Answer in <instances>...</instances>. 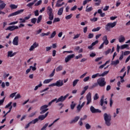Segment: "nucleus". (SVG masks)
I'll list each match as a JSON object with an SVG mask.
<instances>
[{"mask_svg": "<svg viewBox=\"0 0 130 130\" xmlns=\"http://www.w3.org/2000/svg\"><path fill=\"white\" fill-rule=\"evenodd\" d=\"M69 96H70V93L67 94L64 96L61 95L58 99L56 98V103H58V102H63V101H64Z\"/></svg>", "mask_w": 130, "mask_h": 130, "instance_id": "39448f33", "label": "nucleus"}, {"mask_svg": "<svg viewBox=\"0 0 130 130\" xmlns=\"http://www.w3.org/2000/svg\"><path fill=\"white\" fill-rule=\"evenodd\" d=\"M87 103L86 105H89L92 102V94L91 92H88L86 95Z\"/></svg>", "mask_w": 130, "mask_h": 130, "instance_id": "0eeeda50", "label": "nucleus"}, {"mask_svg": "<svg viewBox=\"0 0 130 130\" xmlns=\"http://www.w3.org/2000/svg\"><path fill=\"white\" fill-rule=\"evenodd\" d=\"M75 106L76 104H74V102H72V104L71 105V109H72V110H73V109H74Z\"/></svg>", "mask_w": 130, "mask_h": 130, "instance_id": "a19ab883", "label": "nucleus"}, {"mask_svg": "<svg viewBox=\"0 0 130 130\" xmlns=\"http://www.w3.org/2000/svg\"><path fill=\"white\" fill-rule=\"evenodd\" d=\"M47 13L48 14H52V8L50 6H48L47 9Z\"/></svg>", "mask_w": 130, "mask_h": 130, "instance_id": "4be33fe9", "label": "nucleus"}, {"mask_svg": "<svg viewBox=\"0 0 130 130\" xmlns=\"http://www.w3.org/2000/svg\"><path fill=\"white\" fill-rule=\"evenodd\" d=\"M52 81V79H46L44 81L43 84H48L50 83Z\"/></svg>", "mask_w": 130, "mask_h": 130, "instance_id": "c85d7f7f", "label": "nucleus"}, {"mask_svg": "<svg viewBox=\"0 0 130 130\" xmlns=\"http://www.w3.org/2000/svg\"><path fill=\"white\" fill-rule=\"evenodd\" d=\"M6 30H9V31H14V30H15L14 25H13V26H10L6 28Z\"/></svg>", "mask_w": 130, "mask_h": 130, "instance_id": "bb28decb", "label": "nucleus"}, {"mask_svg": "<svg viewBox=\"0 0 130 130\" xmlns=\"http://www.w3.org/2000/svg\"><path fill=\"white\" fill-rule=\"evenodd\" d=\"M80 119V116H75L74 119H72L70 122V124H73V123H76V122H78V120Z\"/></svg>", "mask_w": 130, "mask_h": 130, "instance_id": "f8f14e48", "label": "nucleus"}, {"mask_svg": "<svg viewBox=\"0 0 130 130\" xmlns=\"http://www.w3.org/2000/svg\"><path fill=\"white\" fill-rule=\"evenodd\" d=\"M116 21L113 23L109 22L105 26V29L107 31H110V28H114L116 26Z\"/></svg>", "mask_w": 130, "mask_h": 130, "instance_id": "7ed1b4c3", "label": "nucleus"}, {"mask_svg": "<svg viewBox=\"0 0 130 130\" xmlns=\"http://www.w3.org/2000/svg\"><path fill=\"white\" fill-rule=\"evenodd\" d=\"M93 10V8L92 7L88 8V6L86 7V12H91Z\"/></svg>", "mask_w": 130, "mask_h": 130, "instance_id": "f704fd0d", "label": "nucleus"}, {"mask_svg": "<svg viewBox=\"0 0 130 130\" xmlns=\"http://www.w3.org/2000/svg\"><path fill=\"white\" fill-rule=\"evenodd\" d=\"M93 37H94V34H89L88 37V38H89V39H91V38H93Z\"/></svg>", "mask_w": 130, "mask_h": 130, "instance_id": "13d9d810", "label": "nucleus"}, {"mask_svg": "<svg viewBox=\"0 0 130 130\" xmlns=\"http://www.w3.org/2000/svg\"><path fill=\"white\" fill-rule=\"evenodd\" d=\"M119 42L120 43H122V42H124L125 40V38L122 35L120 36V37L118 38Z\"/></svg>", "mask_w": 130, "mask_h": 130, "instance_id": "a211bd4d", "label": "nucleus"}, {"mask_svg": "<svg viewBox=\"0 0 130 130\" xmlns=\"http://www.w3.org/2000/svg\"><path fill=\"white\" fill-rule=\"evenodd\" d=\"M98 20V18L97 17H94L93 18L90 19V21H92L93 22H97Z\"/></svg>", "mask_w": 130, "mask_h": 130, "instance_id": "052dcab7", "label": "nucleus"}, {"mask_svg": "<svg viewBox=\"0 0 130 130\" xmlns=\"http://www.w3.org/2000/svg\"><path fill=\"white\" fill-rule=\"evenodd\" d=\"M61 2H63V0H58L57 1V3L56 4V7H57V8H58V5H60V3H61Z\"/></svg>", "mask_w": 130, "mask_h": 130, "instance_id": "79ce46f5", "label": "nucleus"}, {"mask_svg": "<svg viewBox=\"0 0 130 130\" xmlns=\"http://www.w3.org/2000/svg\"><path fill=\"white\" fill-rule=\"evenodd\" d=\"M63 67L62 66L60 65L56 69V72H60V71H62Z\"/></svg>", "mask_w": 130, "mask_h": 130, "instance_id": "a878e982", "label": "nucleus"}, {"mask_svg": "<svg viewBox=\"0 0 130 130\" xmlns=\"http://www.w3.org/2000/svg\"><path fill=\"white\" fill-rule=\"evenodd\" d=\"M119 63V60L117 59L115 61H112L111 63V66H117Z\"/></svg>", "mask_w": 130, "mask_h": 130, "instance_id": "aec40b11", "label": "nucleus"}, {"mask_svg": "<svg viewBox=\"0 0 130 130\" xmlns=\"http://www.w3.org/2000/svg\"><path fill=\"white\" fill-rule=\"evenodd\" d=\"M15 54H17V53H13V51H10L8 52V56H9L10 57H13V56H15Z\"/></svg>", "mask_w": 130, "mask_h": 130, "instance_id": "6ab92c4d", "label": "nucleus"}, {"mask_svg": "<svg viewBox=\"0 0 130 130\" xmlns=\"http://www.w3.org/2000/svg\"><path fill=\"white\" fill-rule=\"evenodd\" d=\"M89 80H90V77L87 76V77L84 78L83 81L84 82H88L89 81Z\"/></svg>", "mask_w": 130, "mask_h": 130, "instance_id": "4d7b16f0", "label": "nucleus"}, {"mask_svg": "<svg viewBox=\"0 0 130 130\" xmlns=\"http://www.w3.org/2000/svg\"><path fill=\"white\" fill-rule=\"evenodd\" d=\"M10 8L11 10H15L16 9H17L18 6L15 5V4H11L10 5Z\"/></svg>", "mask_w": 130, "mask_h": 130, "instance_id": "393cba45", "label": "nucleus"}, {"mask_svg": "<svg viewBox=\"0 0 130 130\" xmlns=\"http://www.w3.org/2000/svg\"><path fill=\"white\" fill-rule=\"evenodd\" d=\"M36 114V112H32L28 115V117H33Z\"/></svg>", "mask_w": 130, "mask_h": 130, "instance_id": "e2e57ef3", "label": "nucleus"}, {"mask_svg": "<svg viewBox=\"0 0 130 130\" xmlns=\"http://www.w3.org/2000/svg\"><path fill=\"white\" fill-rule=\"evenodd\" d=\"M13 104V102H10L8 105H7L5 106V108H9V107H10L11 106H12V104Z\"/></svg>", "mask_w": 130, "mask_h": 130, "instance_id": "8fccbe9b", "label": "nucleus"}, {"mask_svg": "<svg viewBox=\"0 0 130 130\" xmlns=\"http://www.w3.org/2000/svg\"><path fill=\"white\" fill-rule=\"evenodd\" d=\"M42 83H41V82H40V84L36 86L34 88L35 91H36L38 89V88H40V87H42Z\"/></svg>", "mask_w": 130, "mask_h": 130, "instance_id": "c9c22d12", "label": "nucleus"}, {"mask_svg": "<svg viewBox=\"0 0 130 130\" xmlns=\"http://www.w3.org/2000/svg\"><path fill=\"white\" fill-rule=\"evenodd\" d=\"M109 73V71H105L102 74H100V77H104L105 76H106Z\"/></svg>", "mask_w": 130, "mask_h": 130, "instance_id": "c756f323", "label": "nucleus"}, {"mask_svg": "<svg viewBox=\"0 0 130 130\" xmlns=\"http://www.w3.org/2000/svg\"><path fill=\"white\" fill-rule=\"evenodd\" d=\"M55 84L56 87H61V86H63V81L59 80L56 81Z\"/></svg>", "mask_w": 130, "mask_h": 130, "instance_id": "2eb2a0df", "label": "nucleus"}, {"mask_svg": "<svg viewBox=\"0 0 130 130\" xmlns=\"http://www.w3.org/2000/svg\"><path fill=\"white\" fill-rule=\"evenodd\" d=\"M56 98L52 100L51 102H50L48 103V105H44L42 106L40 108V111L41 112H40V114H44V113H45V112H46L47 111H48L49 109L47 108V107H48V106H51V104H52V103H53V102H56Z\"/></svg>", "mask_w": 130, "mask_h": 130, "instance_id": "f257e3e1", "label": "nucleus"}, {"mask_svg": "<svg viewBox=\"0 0 130 130\" xmlns=\"http://www.w3.org/2000/svg\"><path fill=\"white\" fill-rule=\"evenodd\" d=\"M36 122H38V119H35L34 120H32V121H30L29 123H28L26 126H25V128H29V127L30 126V124H35Z\"/></svg>", "mask_w": 130, "mask_h": 130, "instance_id": "9d476101", "label": "nucleus"}, {"mask_svg": "<svg viewBox=\"0 0 130 130\" xmlns=\"http://www.w3.org/2000/svg\"><path fill=\"white\" fill-rule=\"evenodd\" d=\"M83 57V54H79L78 55L75 57V59H79V58H82Z\"/></svg>", "mask_w": 130, "mask_h": 130, "instance_id": "ea45409f", "label": "nucleus"}, {"mask_svg": "<svg viewBox=\"0 0 130 130\" xmlns=\"http://www.w3.org/2000/svg\"><path fill=\"white\" fill-rule=\"evenodd\" d=\"M35 15L37 17V16H39V11L36 10L35 12Z\"/></svg>", "mask_w": 130, "mask_h": 130, "instance_id": "0e129e2a", "label": "nucleus"}, {"mask_svg": "<svg viewBox=\"0 0 130 130\" xmlns=\"http://www.w3.org/2000/svg\"><path fill=\"white\" fill-rule=\"evenodd\" d=\"M77 8H78V7L75 5L71 9V11H76L77 10Z\"/></svg>", "mask_w": 130, "mask_h": 130, "instance_id": "69168bd1", "label": "nucleus"}, {"mask_svg": "<svg viewBox=\"0 0 130 130\" xmlns=\"http://www.w3.org/2000/svg\"><path fill=\"white\" fill-rule=\"evenodd\" d=\"M74 57H75L74 54H72L71 55L67 56L64 59L65 62H69V61H70V60H71L72 58H74Z\"/></svg>", "mask_w": 130, "mask_h": 130, "instance_id": "9b49d317", "label": "nucleus"}, {"mask_svg": "<svg viewBox=\"0 0 130 130\" xmlns=\"http://www.w3.org/2000/svg\"><path fill=\"white\" fill-rule=\"evenodd\" d=\"M101 29V27L99 26L95 28H93L92 29V32H97L99 31Z\"/></svg>", "mask_w": 130, "mask_h": 130, "instance_id": "473e14b6", "label": "nucleus"}, {"mask_svg": "<svg viewBox=\"0 0 130 130\" xmlns=\"http://www.w3.org/2000/svg\"><path fill=\"white\" fill-rule=\"evenodd\" d=\"M85 127L86 129H90V128H91V126L90 125V124H89V123H87L85 125Z\"/></svg>", "mask_w": 130, "mask_h": 130, "instance_id": "bf43d9fd", "label": "nucleus"}, {"mask_svg": "<svg viewBox=\"0 0 130 130\" xmlns=\"http://www.w3.org/2000/svg\"><path fill=\"white\" fill-rule=\"evenodd\" d=\"M104 118L106 125L110 126L111 125V123L110 122L111 121V115L105 113L104 114Z\"/></svg>", "mask_w": 130, "mask_h": 130, "instance_id": "f03ea898", "label": "nucleus"}, {"mask_svg": "<svg viewBox=\"0 0 130 130\" xmlns=\"http://www.w3.org/2000/svg\"><path fill=\"white\" fill-rule=\"evenodd\" d=\"M24 11V9H21L17 11L13 12L8 15V18H10V17H14V16H17V15H20V14H22V13H23Z\"/></svg>", "mask_w": 130, "mask_h": 130, "instance_id": "423d86ee", "label": "nucleus"}, {"mask_svg": "<svg viewBox=\"0 0 130 130\" xmlns=\"http://www.w3.org/2000/svg\"><path fill=\"white\" fill-rule=\"evenodd\" d=\"M5 99H6V96H5L2 100H0V106H1V105H3V104H4Z\"/></svg>", "mask_w": 130, "mask_h": 130, "instance_id": "a18cd8bd", "label": "nucleus"}, {"mask_svg": "<svg viewBox=\"0 0 130 130\" xmlns=\"http://www.w3.org/2000/svg\"><path fill=\"white\" fill-rule=\"evenodd\" d=\"M59 21H60V19H59V18H55L53 23H55L56 22H59Z\"/></svg>", "mask_w": 130, "mask_h": 130, "instance_id": "5fc2aeb1", "label": "nucleus"}, {"mask_svg": "<svg viewBox=\"0 0 130 130\" xmlns=\"http://www.w3.org/2000/svg\"><path fill=\"white\" fill-rule=\"evenodd\" d=\"M30 22L32 24H36V22H37V18H31L30 20Z\"/></svg>", "mask_w": 130, "mask_h": 130, "instance_id": "2f4dec72", "label": "nucleus"}, {"mask_svg": "<svg viewBox=\"0 0 130 130\" xmlns=\"http://www.w3.org/2000/svg\"><path fill=\"white\" fill-rule=\"evenodd\" d=\"M98 99H99V94H98V93H95L93 96V100H98Z\"/></svg>", "mask_w": 130, "mask_h": 130, "instance_id": "4c0bfd02", "label": "nucleus"}, {"mask_svg": "<svg viewBox=\"0 0 130 130\" xmlns=\"http://www.w3.org/2000/svg\"><path fill=\"white\" fill-rule=\"evenodd\" d=\"M16 94H17V92L11 93L9 96V98H12V99L14 98V97L16 96Z\"/></svg>", "mask_w": 130, "mask_h": 130, "instance_id": "58836bf2", "label": "nucleus"}, {"mask_svg": "<svg viewBox=\"0 0 130 130\" xmlns=\"http://www.w3.org/2000/svg\"><path fill=\"white\" fill-rule=\"evenodd\" d=\"M100 103H101L100 104L101 106H103V104H104V103L105 104L107 105V103H108V102H107V101H105L104 102V96H102L101 99Z\"/></svg>", "mask_w": 130, "mask_h": 130, "instance_id": "f3484780", "label": "nucleus"}, {"mask_svg": "<svg viewBox=\"0 0 130 130\" xmlns=\"http://www.w3.org/2000/svg\"><path fill=\"white\" fill-rule=\"evenodd\" d=\"M13 45H19V37H15L12 42Z\"/></svg>", "mask_w": 130, "mask_h": 130, "instance_id": "ddd939ff", "label": "nucleus"}, {"mask_svg": "<svg viewBox=\"0 0 130 130\" xmlns=\"http://www.w3.org/2000/svg\"><path fill=\"white\" fill-rule=\"evenodd\" d=\"M56 35V32L55 31H53V32L51 34V36L50 38H53Z\"/></svg>", "mask_w": 130, "mask_h": 130, "instance_id": "37998d69", "label": "nucleus"}, {"mask_svg": "<svg viewBox=\"0 0 130 130\" xmlns=\"http://www.w3.org/2000/svg\"><path fill=\"white\" fill-rule=\"evenodd\" d=\"M79 79H76L73 82V87H76L77 85V84H78V82H79Z\"/></svg>", "mask_w": 130, "mask_h": 130, "instance_id": "72a5a7b5", "label": "nucleus"}, {"mask_svg": "<svg viewBox=\"0 0 130 130\" xmlns=\"http://www.w3.org/2000/svg\"><path fill=\"white\" fill-rule=\"evenodd\" d=\"M42 3V1L40 0V1H39L37 3L35 4V6H36V7H37V6H38L41 5Z\"/></svg>", "mask_w": 130, "mask_h": 130, "instance_id": "09e8293b", "label": "nucleus"}, {"mask_svg": "<svg viewBox=\"0 0 130 130\" xmlns=\"http://www.w3.org/2000/svg\"><path fill=\"white\" fill-rule=\"evenodd\" d=\"M72 17H73V14L66 16L65 19L66 20H70V19H72Z\"/></svg>", "mask_w": 130, "mask_h": 130, "instance_id": "e433bc0d", "label": "nucleus"}, {"mask_svg": "<svg viewBox=\"0 0 130 130\" xmlns=\"http://www.w3.org/2000/svg\"><path fill=\"white\" fill-rule=\"evenodd\" d=\"M33 5H34V3H32V2H31L27 4L26 6L29 8L30 9H32V6H33Z\"/></svg>", "mask_w": 130, "mask_h": 130, "instance_id": "c03bdc74", "label": "nucleus"}, {"mask_svg": "<svg viewBox=\"0 0 130 130\" xmlns=\"http://www.w3.org/2000/svg\"><path fill=\"white\" fill-rule=\"evenodd\" d=\"M97 83L100 87H104L106 85L105 78H101L98 79Z\"/></svg>", "mask_w": 130, "mask_h": 130, "instance_id": "20e7f679", "label": "nucleus"}, {"mask_svg": "<svg viewBox=\"0 0 130 130\" xmlns=\"http://www.w3.org/2000/svg\"><path fill=\"white\" fill-rule=\"evenodd\" d=\"M82 108H83L81 106V105H78L77 107V109L79 112L81 111V109H82Z\"/></svg>", "mask_w": 130, "mask_h": 130, "instance_id": "6e6d98bb", "label": "nucleus"}, {"mask_svg": "<svg viewBox=\"0 0 130 130\" xmlns=\"http://www.w3.org/2000/svg\"><path fill=\"white\" fill-rule=\"evenodd\" d=\"M33 47H34V48H36V47H38L39 45L38 44H37L36 42H35L33 45H32Z\"/></svg>", "mask_w": 130, "mask_h": 130, "instance_id": "338daca9", "label": "nucleus"}, {"mask_svg": "<svg viewBox=\"0 0 130 130\" xmlns=\"http://www.w3.org/2000/svg\"><path fill=\"white\" fill-rule=\"evenodd\" d=\"M102 40L103 41V44H105L106 45H108V44H109V41H108V40H107V36H104L103 37Z\"/></svg>", "mask_w": 130, "mask_h": 130, "instance_id": "4468645a", "label": "nucleus"}, {"mask_svg": "<svg viewBox=\"0 0 130 130\" xmlns=\"http://www.w3.org/2000/svg\"><path fill=\"white\" fill-rule=\"evenodd\" d=\"M49 113V112H47L45 115H41L39 116L38 118H36V119H38V121L40 120H44L46 117H47V116L48 115V114Z\"/></svg>", "mask_w": 130, "mask_h": 130, "instance_id": "6e6552de", "label": "nucleus"}, {"mask_svg": "<svg viewBox=\"0 0 130 130\" xmlns=\"http://www.w3.org/2000/svg\"><path fill=\"white\" fill-rule=\"evenodd\" d=\"M90 111L92 113H101V110L98 109H95L93 106H90Z\"/></svg>", "mask_w": 130, "mask_h": 130, "instance_id": "1a4fd4ad", "label": "nucleus"}, {"mask_svg": "<svg viewBox=\"0 0 130 130\" xmlns=\"http://www.w3.org/2000/svg\"><path fill=\"white\" fill-rule=\"evenodd\" d=\"M7 4L4 2V1H0V11L4 10L6 8Z\"/></svg>", "mask_w": 130, "mask_h": 130, "instance_id": "dca6fc26", "label": "nucleus"}, {"mask_svg": "<svg viewBox=\"0 0 130 130\" xmlns=\"http://www.w3.org/2000/svg\"><path fill=\"white\" fill-rule=\"evenodd\" d=\"M63 7L60 8L58 11V16H61L62 15V13H63Z\"/></svg>", "mask_w": 130, "mask_h": 130, "instance_id": "412c9836", "label": "nucleus"}, {"mask_svg": "<svg viewBox=\"0 0 130 130\" xmlns=\"http://www.w3.org/2000/svg\"><path fill=\"white\" fill-rule=\"evenodd\" d=\"M124 48H127V49H129V47H128V45L124 44L122 45L120 47L121 49H124Z\"/></svg>", "mask_w": 130, "mask_h": 130, "instance_id": "5701e85b", "label": "nucleus"}, {"mask_svg": "<svg viewBox=\"0 0 130 130\" xmlns=\"http://www.w3.org/2000/svg\"><path fill=\"white\" fill-rule=\"evenodd\" d=\"M19 98H21V95L20 94H17L15 97L14 100H16V99H19Z\"/></svg>", "mask_w": 130, "mask_h": 130, "instance_id": "680f3d73", "label": "nucleus"}, {"mask_svg": "<svg viewBox=\"0 0 130 130\" xmlns=\"http://www.w3.org/2000/svg\"><path fill=\"white\" fill-rule=\"evenodd\" d=\"M123 54V55H124V56H125L126 55H128V54H130V51H126L124 52Z\"/></svg>", "mask_w": 130, "mask_h": 130, "instance_id": "49530a36", "label": "nucleus"}, {"mask_svg": "<svg viewBox=\"0 0 130 130\" xmlns=\"http://www.w3.org/2000/svg\"><path fill=\"white\" fill-rule=\"evenodd\" d=\"M20 23H26V21L23 18H19Z\"/></svg>", "mask_w": 130, "mask_h": 130, "instance_id": "774afa93", "label": "nucleus"}, {"mask_svg": "<svg viewBox=\"0 0 130 130\" xmlns=\"http://www.w3.org/2000/svg\"><path fill=\"white\" fill-rule=\"evenodd\" d=\"M80 36H81V34H78L75 35L74 37H73L74 40H75V39H77V38H79V37H80Z\"/></svg>", "mask_w": 130, "mask_h": 130, "instance_id": "864d4df0", "label": "nucleus"}, {"mask_svg": "<svg viewBox=\"0 0 130 130\" xmlns=\"http://www.w3.org/2000/svg\"><path fill=\"white\" fill-rule=\"evenodd\" d=\"M41 20H42V15H40L38 17V19H37V24H39V23L41 22Z\"/></svg>", "mask_w": 130, "mask_h": 130, "instance_id": "cd10ccee", "label": "nucleus"}, {"mask_svg": "<svg viewBox=\"0 0 130 130\" xmlns=\"http://www.w3.org/2000/svg\"><path fill=\"white\" fill-rule=\"evenodd\" d=\"M48 15L49 16V20H50V21H52V20H53V18H54V16L53 15V13H50Z\"/></svg>", "mask_w": 130, "mask_h": 130, "instance_id": "b1692460", "label": "nucleus"}, {"mask_svg": "<svg viewBox=\"0 0 130 130\" xmlns=\"http://www.w3.org/2000/svg\"><path fill=\"white\" fill-rule=\"evenodd\" d=\"M110 51H111V49H109L107 51L105 52V54L107 55V54H109L110 53Z\"/></svg>", "mask_w": 130, "mask_h": 130, "instance_id": "3c124183", "label": "nucleus"}, {"mask_svg": "<svg viewBox=\"0 0 130 130\" xmlns=\"http://www.w3.org/2000/svg\"><path fill=\"white\" fill-rule=\"evenodd\" d=\"M31 16H32V14H30L28 15V16L24 17V19L25 21H26V20H29V19H30V18H31Z\"/></svg>", "mask_w": 130, "mask_h": 130, "instance_id": "603ef678", "label": "nucleus"}, {"mask_svg": "<svg viewBox=\"0 0 130 130\" xmlns=\"http://www.w3.org/2000/svg\"><path fill=\"white\" fill-rule=\"evenodd\" d=\"M54 74H55V69H54L52 73L49 75L50 78H52L54 76Z\"/></svg>", "mask_w": 130, "mask_h": 130, "instance_id": "de8ad7c7", "label": "nucleus"}, {"mask_svg": "<svg viewBox=\"0 0 130 130\" xmlns=\"http://www.w3.org/2000/svg\"><path fill=\"white\" fill-rule=\"evenodd\" d=\"M98 77H101L100 74H99V73H97V74L92 75L91 78H92V79H96V78H97Z\"/></svg>", "mask_w": 130, "mask_h": 130, "instance_id": "7c9ffc66", "label": "nucleus"}]
</instances>
